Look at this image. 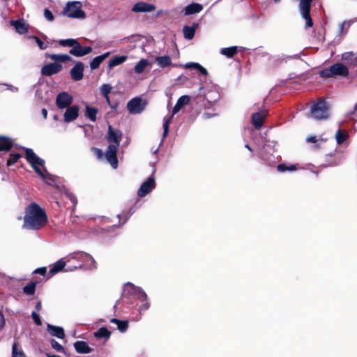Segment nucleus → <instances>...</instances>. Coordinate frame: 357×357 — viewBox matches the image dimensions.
Instances as JSON below:
<instances>
[{"mask_svg":"<svg viewBox=\"0 0 357 357\" xmlns=\"http://www.w3.org/2000/svg\"><path fill=\"white\" fill-rule=\"evenodd\" d=\"M110 334H111V333L106 328H101L94 333V335H95V337H98V338H101V337L109 338L110 336Z\"/></svg>","mask_w":357,"mask_h":357,"instance_id":"nucleus-42","label":"nucleus"},{"mask_svg":"<svg viewBox=\"0 0 357 357\" xmlns=\"http://www.w3.org/2000/svg\"><path fill=\"white\" fill-rule=\"evenodd\" d=\"M203 10V6L198 3H192L188 5L184 10L185 15H190L200 13Z\"/></svg>","mask_w":357,"mask_h":357,"instance_id":"nucleus-23","label":"nucleus"},{"mask_svg":"<svg viewBox=\"0 0 357 357\" xmlns=\"http://www.w3.org/2000/svg\"><path fill=\"white\" fill-rule=\"evenodd\" d=\"M31 317L38 326H40L42 324V321L40 319V317L36 312H32Z\"/></svg>","mask_w":357,"mask_h":357,"instance_id":"nucleus-52","label":"nucleus"},{"mask_svg":"<svg viewBox=\"0 0 357 357\" xmlns=\"http://www.w3.org/2000/svg\"><path fill=\"white\" fill-rule=\"evenodd\" d=\"M142 303L139 306V311L146 310L149 307V303L147 301V297L145 300L138 299Z\"/></svg>","mask_w":357,"mask_h":357,"instance_id":"nucleus-49","label":"nucleus"},{"mask_svg":"<svg viewBox=\"0 0 357 357\" xmlns=\"http://www.w3.org/2000/svg\"><path fill=\"white\" fill-rule=\"evenodd\" d=\"M42 307V304L40 301H38L36 305V309L37 310H40Z\"/></svg>","mask_w":357,"mask_h":357,"instance_id":"nucleus-58","label":"nucleus"},{"mask_svg":"<svg viewBox=\"0 0 357 357\" xmlns=\"http://www.w3.org/2000/svg\"><path fill=\"white\" fill-rule=\"evenodd\" d=\"M0 318L2 321V323H1V327H3L5 324V320H4V317H3V315L2 314V312L0 311Z\"/></svg>","mask_w":357,"mask_h":357,"instance_id":"nucleus-60","label":"nucleus"},{"mask_svg":"<svg viewBox=\"0 0 357 357\" xmlns=\"http://www.w3.org/2000/svg\"><path fill=\"white\" fill-rule=\"evenodd\" d=\"M205 98L209 102H215L219 98V93L216 90L211 89L206 94Z\"/></svg>","mask_w":357,"mask_h":357,"instance_id":"nucleus-38","label":"nucleus"},{"mask_svg":"<svg viewBox=\"0 0 357 357\" xmlns=\"http://www.w3.org/2000/svg\"><path fill=\"white\" fill-rule=\"evenodd\" d=\"M45 211L37 204H31L26 209L23 227L28 229H39L47 222Z\"/></svg>","mask_w":357,"mask_h":357,"instance_id":"nucleus-1","label":"nucleus"},{"mask_svg":"<svg viewBox=\"0 0 357 357\" xmlns=\"http://www.w3.org/2000/svg\"><path fill=\"white\" fill-rule=\"evenodd\" d=\"M119 146L109 144L105 153V157L107 161L114 169H116L118 167V159L116 157V152Z\"/></svg>","mask_w":357,"mask_h":357,"instance_id":"nucleus-12","label":"nucleus"},{"mask_svg":"<svg viewBox=\"0 0 357 357\" xmlns=\"http://www.w3.org/2000/svg\"><path fill=\"white\" fill-rule=\"evenodd\" d=\"M98 112V109L96 108L91 107L88 105L86 107V116L91 121H95L96 120Z\"/></svg>","mask_w":357,"mask_h":357,"instance_id":"nucleus-36","label":"nucleus"},{"mask_svg":"<svg viewBox=\"0 0 357 357\" xmlns=\"http://www.w3.org/2000/svg\"><path fill=\"white\" fill-rule=\"evenodd\" d=\"M112 90V86L109 84H104L100 87V93L106 99L107 102H109V93Z\"/></svg>","mask_w":357,"mask_h":357,"instance_id":"nucleus-40","label":"nucleus"},{"mask_svg":"<svg viewBox=\"0 0 357 357\" xmlns=\"http://www.w3.org/2000/svg\"><path fill=\"white\" fill-rule=\"evenodd\" d=\"M25 157L34 171L49 185L55 181L54 176L49 174L45 167V160L39 158L31 149L23 148Z\"/></svg>","mask_w":357,"mask_h":357,"instance_id":"nucleus-2","label":"nucleus"},{"mask_svg":"<svg viewBox=\"0 0 357 357\" xmlns=\"http://www.w3.org/2000/svg\"><path fill=\"white\" fill-rule=\"evenodd\" d=\"M121 139V132L119 130H114L112 126H109L108 128L107 141L110 143V145L119 146Z\"/></svg>","mask_w":357,"mask_h":357,"instance_id":"nucleus-15","label":"nucleus"},{"mask_svg":"<svg viewBox=\"0 0 357 357\" xmlns=\"http://www.w3.org/2000/svg\"><path fill=\"white\" fill-rule=\"evenodd\" d=\"M84 64L78 61L70 70V75L73 80L79 81L83 78Z\"/></svg>","mask_w":357,"mask_h":357,"instance_id":"nucleus-16","label":"nucleus"},{"mask_svg":"<svg viewBox=\"0 0 357 357\" xmlns=\"http://www.w3.org/2000/svg\"><path fill=\"white\" fill-rule=\"evenodd\" d=\"M10 24L14 26L16 31L20 34H23L28 31V24L24 20H11Z\"/></svg>","mask_w":357,"mask_h":357,"instance_id":"nucleus-22","label":"nucleus"},{"mask_svg":"<svg viewBox=\"0 0 357 357\" xmlns=\"http://www.w3.org/2000/svg\"><path fill=\"white\" fill-rule=\"evenodd\" d=\"M75 259H82L86 261H91L93 264V267L96 268V261L93 257L85 252H77L75 254Z\"/></svg>","mask_w":357,"mask_h":357,"instance_id":"nucleus-35","label":"nucleus"},{"mask_svg":"<svg viewBox=\"0 0 357 357\" xmlns=\"http://www.w3.org/2000/svg\"><path fill=\"white\" fill-rule=\"evenodd\" d=\"M123 292L134 296L137 299L145 300L147 297L146 294L140 287H136L130 282L125 284Z\"/></svg>","mask_w":357,"mask_h":357,"instance_id":"nucleus-11","label":"nucleus"},{"mask_svg":"<svg viewBox=\"0 0 357 357\" xmlns=\"http://www.w3.org/2000/svg\"><path fill=\"white\" fill-rule=\"evenodd\" d=\"M41 112H42V114H43V116L44 119H46V118H47V109H45V108H43V109H42Z\"/></svg>","mask_w":357,"mask_h":357,"instance_id":"nucleus-59","label":"nucleus"},{"mask_svg":"<svg viewBox=\"0 0 357 357\" xmlns=\"http://www.w3.org/2000/svg\"><path fill=\"white\" fill-rule=\"evenodd\" d=\"M46 272H47V268L45 267H41V268H36L33 271V273H37V274H40L41 275H45Z\"/></svg>","mask_w":357,"mask_h":357,"instance_id":"nucleus-53","label":"nucleus"},{"mask_svg":"<svg viewBox=\"0 0 357 357\" xmlns=\"http://www.w3.org/2000/svg\"><path fill=\"white\" fill-rule=\"evenodd\" d=\"M73 100V96L68 92L59 93L56 98V105L59 109H66L70 106Z\"/></svg>","mask_w":357,"mask_h":357,"instance_id":"nucleus-9","label":"nucleus"},{"mask_svg":"<svg viewBox=\"0 0 357 357\" xmlns=\"http://www.w3.org/2000/svg\"><path fill=\"white\" fill-rule=\"evenodd\" d=\"M2 85H4V86H7V89L8 90H10V91L13 92V93H17L18 92V88L17 87H15L11 84H2Z\"/></svg>","mask_w":357,"mask_h":357,"instance_id":"nucleus-54","label":"nucleus"},{"mask_svg":"<svg viewBox=\"0 0 357 357\" xmlns=\"http://www.w3.org/2000/svg\"><path fill=\"white\" fill-rule=\"evenodd\" d=\"M111 322L116 324L118 326V329L121 332H125L128 327V322L127 321H120L117 319H112Z\"/></svg>","mask_w":357,"mask_h":357,"instance_id":"nucleus-39","label":"nucleus"},{"mask_svg":"<svg viewBox=\"0 0 357 357\" xmlns=\"http://www.w3.org/2000/svg\"><path fill=\"white\" fill-rule=\"evenodd\" d=\"M13 144L11 139L0 137V151H8L10 150Z\"/></svg>","mask_w":357,"mask_h":357,"instance_id":"nucleus-30","label":"nucleus"},{"mask_svg":"<svg viewBox=\"0 0 357 357\" xmlns=\"http://www.w3.org/2000/svg\"><path fill=\"white\" fill-rule=\"evenodd\" d=\"M52 347L57 351L63 352L64 348L55 340L52 339L50 341Z\"/></svg>","mask_w":357,"mask_h":357,"instance_id":"nucleus-47","label":"nucleus"},{"mask_svg":"<svg viewBox=\"0 0 357 357\" xmlns=\"http://www.w3.org/2000/svg\"><path fill=\"white\" fill-rule=\"evenodd\" d=\"M183 34L186 39L191 40L193 38L195 33V28L185 26L183 27Z\"/></svg>","mask_w":357,"mask_h":357,"instance_id":"nucleus-41","label":"nucleus"},{"mask_svg":"<svg viewBox=\"0 0 357 357\" xmlns=\"http://www.w3.org/2000/svg\"><path fill=\"white\" fill-rule=\"evenodd\" d=\"M266 111H261L253 114L252 120V123L257 129H260L264 123V119L266 116Z\"/></svg>","mask_w":357,"mask_h":357,"instance_id":"nucleus-20","label":"nucleus"},{"mask_svg":"<svg viewBox=\"0 0 357 357\" xmlns=\"http://www.w3.org/2000/svg\"><path fill=\"white\" fill-rule=\"evenodd\" d=\"M68 197H69V198L70 199V200L72 201V202L73 204H76L77 203V199H76L75 196H73V195L69 194Z\"/></svg>","mask_w":357,"mask_h":357,"instance_id":"nucleus-57","label":"nucleus"},{"mask_svg":"<svg viewBox=\"0 0 357 357\" xmlns=\"http://www.w3.org/2000/svg\"><path fill=\"white\" fill-rule=\"evenodd\" d=\"M354 110H355V111H357V103H356V104L355 105V106H354Z\"/></svg>","mask_w":357,"mask_h":357,"instance_id":"nucleus-63","label":"nucleus"},{"mask_svg":"<svg viewBox=\"0 0 357 357\" xmlns=\"http://www.w3.org/2000/svg\"><path fill=\"white\" fill-rule=\"evenodd\" d=\"M214 116H215L214 114H211V113H208V112H205L204 114H203V117H204V119H210Z\"/></svg>","mask_w":357,"mask_h":357,"instance_id":"nucleus-56","label":"nucleus"},{"mask_svg":"<svg viewBox=\"0 0 357 357\" xmlns=\"http://www.w3.org/2000/svg\"><path fill=\"white\" fill-rule=\"evenodd\" d=\"M190 102V97L189 96L184 95V96H181L178 99L175 106L173 108L172 114L171 116L164 117V119H163V130H163L162 137L161 139V143L163 142L164 139H165V137H167V135L169 132V126L172 122L173 116L175 115L176 113H178L183 107L189 104Z\"/></svg>","mask_w":357,"mask_h":357,"instance_id":"nucleus-3","label":"nucleus"},{"mask_svg":"<svg viewBox=\"0 0 357 357\" xmlns=\"http://www.w3.org/2000/svg\"><path fill=\"white\" fill-rule=\"evenodd\" d=\"M63 14L70 18L84 19L86 17L79 1L68 2L63 9Z\"/></svg>","mask_w":357,"mask_h":357,"instance_id":"nucleus-5","label":"nucleus"},{"mask_svg":"<svg viewBox=\"0 0 357 357\" xmlns=\"http://www.w3.org/2000/svg\"><path fill=\"white\" fill-rule=\"evenodd\" d=\"M36 282H29L28 283L24 288L23 291L26 294L33 295L35 293L36 290Z\"/></svg>","mask_w":357,"mask_h":357,"instance_id":"nucleus-43","label":"nucleus"},{"mask_svg":"<svg viewBox=\"0 0 357 357\" xmlns=\"http://www.w3.org/2000/svg\"><path fill=\"white\" fill-rule=\"evenodd\" d=\"M155 9V7L153 4L140 1L133 6L132 10L135 13H149L153 11Z\"/></svg>","mask_w":357,"mask_h":357,"instance_id":"nucleus-18","label":"nucleus"},{"mask_svg":"<svg viewBox=\"0 0 357 357\" xmlns=\"http://www.w3.org/2000/svg\"><path fill=\"white\" fill-rule=\"evenodd\" d=\"M12 357H26L22 348L15 342L12 347Z\"/></svg>","mask_w":357,"mask_h":357,"instance_id":"nucleus-37","label":"nucleus"},{"mask_svg":"<svg viewBox=\"0 0 357 357\" xmlns=\"http://www.w3.org/2000/svg\"><path fill=\"white\" fill-rule=\"evenodd\" d=\"M94 153H96V156L100 159L104 156V153L102 151V150L99 149H93Z\"/></svg>","mask_w":357,"mask_h":357,"instance_id":"nucleus-55","label":"nucleus"},{"mask_svg":"<svg viewBox=\"0 0 357 357\" xmlns=\"http://www.w3.org/2000/svg\"><path fill=\"white\" fill-rule=\"evenodd\" d=\"M184 68H195L200 73V74L204 75H207V74H208L206 69L198 63H195V62L187 63L184 65Z\"/></svg>","mask_w":357,"mask_h":357,"instance_id":"nucleus-33","label":"nucleus"},{"mask_svg":"<svg viewBox=\"0 0 357 357\" xmlns=\"http://www.w3.org/2000/svg\"><path fill=\"white\" fill-rule=\"evenodd\" d=\"M149 66H151V63L147 59H141L135 66L134 70L137 74H141Z\"/></svg>","mask_w":357,"mask_h":357,"instance_id":"nucleus-29","label":"nucleus"},{"mask_svg":"<svg viewBox=\"0 0 357 357\" xmlns=\"http://www.w3.org/2000/svg\"><path fill=\"white\" fill-rule=\"evenodd\" d=\"M155 62L162 68H165L172 65V59L168 55L157 56L155 58Z\"/></svg>","mask_w":357,"mask_h":357,"instance_id":"nucleus-28","label":"nucleus"},{"mask_svg":"<svg viewBox=\"0 0 357 357\" xmlns=\"http://www.w3.org/2000/svg\"><path fill=\"white\" fill-rule=\"evenodd\" d=\"M47 330L50 335L59 339H63L65 337L64 330L62 327L48 324L47 326Z\"/></svg>","mask_w":357,"mask_h":357,"instance_id":"nucleus-21","label":"nucleus"},{"mask_svg":"<svg viewBox=\"0 0 357 357\" xmlns=\"http://www.w3.org/2000/svg\"><path fill=\"white\" fill-rule=\"evenodd\" d=\"M30 38L36 41V43H37L38 46L39 47V48L42 50H44L45 49H47V45L46 44H45L40 38H38V37L36 36H31Z\"/></svg>","mask_w":357,"mask_h":357,"instance_id":"nucleus-48","label":"nucleus"},{"mask_svg":"<svg viewBox=\"0 0 357 357\" xmlns=\"http://www.w3.org/2000/svg\"><path fill=\"white\" fill-rule=\"evenodd\" d=\"M155 187V181L153 176L149 177L144 181L137 191V195L139 197H144L150 193Z\"/></svg>","mask_w":357,"mask_h":357,"instance_id":"nucleus-10","label":"nucleus"},{"mask_svg":"<svg viewBox=\"0 0 357 357\" xmlns=\"http://www.w3.org/2000/svg\"><path fill=\"white\" fill-rule=\"evenodd\" d=\"M79 115V107L77 105L70 106L66 108L64 113V121L67 123L75 120Z\"/></svg>","mask_w":357,"mask_h":357,"instance_id":"nucleus-17","label":"nucleus"},{"mask_svg":"<svg viewBox=\"0 0 357 357\" xmlns=\"http://www.w3.org/2000/svg\"><path fill=\"white\" fill-rule=\"evenodd\" d=\"M335 139L337 144H342L349 137V134L345 130H342L339 129L335 133Z\"/></svg>","mask_w":357,"mask_h":357,"instance_id":"nucleus-34","label":"nucleus"},{"mask_svg":"<svg viewBox=\"0 0 357 357\" xmlns=\"http://www.w3.org/2000/svg\"><path fill=\"white\" fill-rule=\"evenodd\" d=\"M62 68L61 63H50L42 67L41 73L45 76H52L59 73L62 70Z\"/></svg>","mask_w":357,"mask_h":357,"instance_id":"nucleus-13","label":"nucleus"},{"mask_svg":"<svg viewBox=\"0 0 357 357\" xmlns=\"http://www.w3.org/2000/svg\"><path fill=\"white\" fill-rule=\"evenodd\" d=\"M47 357H61L60 356H58V355H51L49 354H47Z\"/></svg>","mask_w":357,"mask_h":357,"instance_id":"nucleus-61","label":"nucleus"},{"mask_svg":"<svg viewBox=\"0 0 357 357\" xmlns=\"http://www.w3.org/2000/svg\"><path fill=\"white\" fill-rule=\"evenodd\" d=\"M77 41L76 39L73 38L62 39L59 41V44L63 47H71L73 48Z\"/></svg>","mask_w":357,"mask_h":357,"instance_id":"nucleus-44","label":"nucleus"},{"mask_svg":"<svg viewBox=\"0 0 357 357\" xmlns=\"http://www.w3.org/2000/svg\"><path fill=\"white\" fill-rule=\"evenodd\" d=\"M245 148L248 149L249 151H252V149L249 144H246Z\"/></svg>","mask_w":357,"mask_h":357,"instance_id":"nucleus-62","label":"nucleus"},{"mask_svg":"<svg viewBox=\"0 0 357 357\" xmlns=\"http://www.w3.org/2000/svg\"><path fill=\"white\" fill-rule=\"evenodd\" d=\"M74 347L79 354H89L92 351L88 344L84 341H77L74 343Z\"/></svg>","mask_w":357,"mask_h":357,"instance_id":"nucleus-25","label":"nucleus"},{"mask_svg":"<svg viewBox=\"0 0 357 357\" xmlns=\"http://www.w3.org/2000/svg\"><path fill=\"white\" fill-rule=\"evenodd\" d=\"M306 141L309 143H314V144H317V143H319V142L323 143L325 142L324 139H317L315 136H310V137H307Z\"/></svg>","mask_w":357,"mask_h":357,"instance_id":"nucleus-50","label":"nucleus"},{"mask_svg":"<svg viewBox=\"0 0 357 357\" xmlns=\"http://www.w3.org/2000/svg\"><path fill=\"white\" fill-rule=\"evenodd\" d=\"M127 56L125 55H118L112 57L108 62V68L109 70L114 67L121 65L127 60Z\"/></svg>","mask_w":357,"mask_h":357,"instance_id":"nucleus-27","label":"nucleus"},{"mask_svg":"<svg viewBox=\"0 0 357 357\" xmlns=\"http://www.w3.org/2000/svg\"><path fill=\"white\" fill-rule=\"evenodd\" d=\"M110 55V52H107L102 55L98 56L95 58H93L91 63H90V67L91 70H96L97 69L101 63L106 59Z\"/></svg>","mask_w":357,"mask_h":357,"instance_id":"nucleus-26","label":"nucleus"},{"mask_svg":"<svg viewBox=\"0 0 357 357\" xmlns=\"http://www.w3.org/2000/svg\"><path fill=\"white\" fill-rule=\"evenodd\" d=\"M277 169H278V171H279L280 172H284L285 171H291L292 172V171H295L297 169V165H292L290 166H287L285 165L281 164L277 167Z\"/></svg>","mask_w":357,"mask_h":357,"instance_id":"nucleus-45","label":"nucleus"},{"mask_svg":"<svg viewBox=\"0 0 357 357\" xmlns=\"http://www.w3.org/2000/svg\"><path fill=\"white\" fill-rule=\"evenodd\" d=\"M312 0H300L299 12L302 17L305 20V27L309 28L313 26V22L310 15Z\"/></svg>","mask_w":357,"mask_h":357,"instance_id":"nucleus-7","label":"nucleus"},{"mask_svg":"<svg viewBox=\"0 0 357 357\" xmlns=\"http://www.w3.org/2000/svg\"><path fill=\"white\" fill-rule=\"evenodd\" d=\"M348 73V69L345 66L337 63L321 70L319 73L321 77H333L335 76H346Z\"/></svg>","mask_w":357,"mask_h":357,"instance_id":"nucleus-6","label":"nucleus"},{"mask_svg":"<svg viewBox=\"0 0 357 357\" xmlns=\"http://www.w3.org/2000/svg\"><path fill=\"white\" fill-rule=\"evenodd\" d=\"M66 265V262L63 259H60L52 264L50 273L51 276L61 271Z\"/></svg>","mask_w":357,"mask_h":357,"instance_id":"nucleus-31","label":"nucleus"},{"mask_svg":"<svg viewBox=\"0 0 357 357\" xmlns=\"http://www.w3.org/2000/svg\"><path fill=\"white\" fill-rule=\"evenodd\" d=\"M238 46H231L229 47L222 48L220 50V54L227 56V58H231L238 52Z\"/></svg>","mask_w":357,"mask_h":357,"instance_id":"nucleus-32","label":"nucleus"},{"mask_svg":"<svg viewBox=\"0 0 357 357\" xmlns=\"http://www.w3.org/2000/svg\"><path fill=\"white\" fill-rule=\"evenodd\" d=\"M44 17L49 22H52L54 19L52 13L48 9L44 10Z\"/></svg>","mask_w":357,"mask_h":357,"instance_id":"nucleus-51","label":"nucleus"},{"mask_svg":"<svg viewBox=\"0 0 357 357\" xmlns=\"http://www.w3.org/2000/svg\"><path fill=\"white\" fill-rule=\"evenodd\" d=\"M92 50H92L91 47H90V46L82 47L78 43V41H77L76 44L73 47V48H72L69 52L70 54H72L75 56L81 57V56H83L90 54L92 52Z\"/></svg>","mask_w":357,"mask_h":357,"instance_id":"nucleus-14","label":"nucleus"},{"mask_svg":"<svg viewBox=\"0 0 357 357\" xmlns=\"http://www.w3.org/2000/svg\"><path fill=\"white\" fill-rule=\"evenodd\" d=\"M45 57L54 61V63H66L72 60L70 56L63 54H46Z\"/></svg>","mask_w":357,"mask_h":357,"instance_id":"nucleus-19","label":"nucleus"},{"mask_svg":"<svg viewBox=\"0 0 357 357\" xmlns=\"http://www.w3.org/2000/svg\"><path fill=\"white\" fill-rule=\"evenodd\" d=\"M329 108L327 103L323 100H319L314 103L310 109L311 116L312 118L318 120L326 119L329 116Z\"/></svg>","mask_w":357,"mask_h":357,"instance_id":"nucleus-4","label":"nucleus"},{"mask_svg":"<svg viewBox=\"0 0 357 357\" xmlns=\"http://www.w3.org/2000/svg\"><path fill=\"white\" fill-rule=\"evenodd\" d=\"M342 59L347 64L352 66H357V54L353 52H347L342 54Z\"/></svg>","mask_w":357,"mask_h":357,"instance_id":"nucleus-24","label":"nucleus"},{"mask_svg":"<svg viewBox=\"0 0 357 357\" xmlns=\"http://www.w3.org/2000/svg\"><path fill=\"white\" fill-rule=\"evenodd\" d=\"M343 27H344V24H342L340 25V29H341V30H342Z\"/></svg>","mask_w":357,"mask_h":357,"instance_id":"nucleus-64","label":"nucleus"},{"mask_svg":"<svg viewBox=\"0 0 357 357\" xmlns=\"http://www.w3.org/2000/svg\"><path fill=\"white\" fill-rule=\"evenodd\" d=\"M146 102L139 97L131 99L127 104V108L130 114H137L141 113L146 107Z\"/></svg>","mask_w":357,"mask_h":357,"instance_id":"nucleus-8","label":"nucleus"},{"mask_svg":"<svg viewBox=\"0 0 357 357\" xmlns=\"http://www.w3.org/2000/svg\"><path fill=\"white\" fill-rule=\"evenodd\" d=\"M20 158V155L19 153H11L9 155V158L7 160V166L10 167L14 165L18 159Z\"/></svg>","mask_w":357,"mask_h":357,"instance_id":"nucleus-46","label":"nucleus"}]
</instances>
